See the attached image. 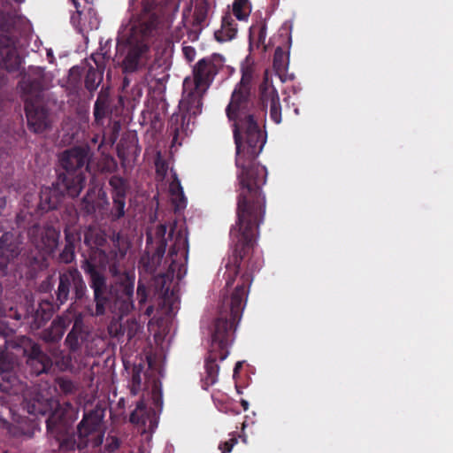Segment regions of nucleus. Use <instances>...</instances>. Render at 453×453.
<instances>
[{"label": "nucleus", "mask_w": 453, "mask_h": 453, "mask_svg": "<svg viewBox=\"0 0 453 453\" xmlns=\"http://www.w3.org/2000/svg\"><path fill=\"white\" fill-rule=\"evenodd\" d=\"M200 113H193L180 107L179 103V111L173 113L168 121L167 132L173 137V144L181 145L183 139L192 132L190 126L194 125L195 118Z\"/></svg>", "instance_id": "obj_13"}, {"label": "nucleus", "mask_w": 453, "mask_h": 453, "mask_svg": "<svg viewBox=\"0 0 453 453\" xmlns=\"http://www.w3.org/2000/svg\"><path fill=\"white\" fill-rule=\"evenodd\" d=\"M134 142H136V140L133 139L132 146H134V150H137V147H136V145H134Z\"/></svg>", "instance_id": "obj_62"}, {"label": "nucleus", "mask_w": 453, "mask_h": 453, "mask_svg": "<svg viewBox=\"0 0 453 453\" xmlns=\"http://www.w3.org/2000/svg\"><path fill=\"white\" fill-rule=\"evenodd\" d=\"M288 55L285 52V50L278 46L275 49L273 55V68L277 72L283 73L288 69Z\"/></svg>", "instance_id": "obj_37"}, {"label": "nucleus", "mask_w": 453, "mask_h": 453, "mask_svg": "<svg viewBox=\"0 0 453 453\" xmlns=\"http://www.w3.org/2000/svg\"><path fill=\"white\" fill-rule=\"evenodd\" d=\"M71 2L73 3V6L75 8V14L72 15L71 21L73 24H76V23L80 22L81 16L82 12H83V7L81 6V4L79 2V0H71Z\"/></svg>", "instance_id": "obj_45"}, {"label": "nucleus", "mask_w": 453, "mask_h": 453, "mask_svg": "<svg viewBox=\"0 0 453 453\" xmlns=\"http://www.w3.org/2000/svg\"><path fill=\"white\" fill-rule=\"evenodd\" d=\"M21 397L23 408L31 415L45 416L50 411L48 399L35 390L27 388Z\"/></svg>", "instance_id": "obj_21"}, {"label": "nucleus", "mask_w": 453, "mask_h": 453, "mask_svg": "<svg viewBox=\"0 0 453 453\" xmlns=\"http://www.w3.org/2000/svg\"><path fill=\"white\" fill-rule=\"evenodd\" d=\"M183 52L186 56V58L189 60V61H192L194 57H195V54H196V51L195 50L190 47V46H188V47H184L183 48Z\"/></svg>", "instance_id": "obj_51"}, {"label": "nucleus", "mask_w": 453, "mask_h": 453, "mask_svg": "<svg viewBox=\"0 0 453 453\" xmlns=\"http://www.w3.org/2000/svg\"><path fill=\"white\" fill-rule=\"evenodd\" d=\"M134 142H136V140L133 139L132 146H134V150H137V147H136V145H134Z\"/></svg>", "instance_id": "obj_60"}, {"label": "nucleus", "mask_w": 453, "mask_h": 453, "mask_svg": "<svg viewBox=\"0 0 453 453\" xmlns=\"http://www.w3.org/2000/svg\"><path fill=\"white\" fill-rule=\"evenodd\" d=\"M134 142H136V140L133 139L132 146H134V150H137V147H136V145H134Z\"/></svg>", "instance_id": "obj_61"}, {"label": "nucleus", "mask_w": 453, "mask_h": 453, "mask_svg": "<svg viewBox=\"0 0 453 453\" xmlns=\"http://www.w3.org/2000/svg\"><path fill=\"white\" fill-rule=\"evenodd\" d=\"M134 277L126 273L118 287L116 303H119L121 313L127 314L133 308Z\"/></svg>", "instance_id": "obj_22"}, {"label": "nucleus", "mask_w": 453, "mask_h": 453, "mask_svg": "<svg viewBox=\"0 0 453 453\" xmlns=\"http://www.w3.org/2000/svg\"><path fill=\"white\" fill-rule=\"evenodd\" d=\"M61 305L57 304L56 299H43L38 304V307L32 311H27L25 319L33 329H39L45 325L53 316L54 312Z\"/></svg>", "instance_id": "obj_17"}, {"label": "nucleus", "mask_w": 453, "mask_h": 453, "mask_svg": "<svg viewBox=\"0 0 453 453\" xmlns=\"http://www.w3.org/2000/svg\"><path fill=\"white\" fill-rule=\"evenodd\" d=\"M27 236L32 244L44 255H51L58 245L59 229L51 225L34 224L27 229Z\"/></svg>", "instance_id": "obj_12"}, {"label": "nucleus", "mask_w": 453, "mask_h": 453, "mask_svg": "<svg viewBox=\"0 0 453 453\" xmlns=\"http://www.w3.org/2000/svg\"><path fill=\"white\" fill-rule=\"evenodd\" d=\"M166 233L167 227L164 224L157 226L154 234L147 233V249L152 252V259L157 262H160L166 250Z\"/></svg>", "instance_id": "obj_20"}, {"label": "nucleus", "mask_w": 453, "mask_h": 453, "mask_svg": "<svg viewBox=\"0 0 453 453\" xmlns=\"http://www.w3.org/2000/svg\"><path fill=\"white\" fill-rule=\"evenodd\" d=\"M5 348L14 353L15 357L19 355L26 357L27 369L32 376L49 373L52 368V359L29 337L22 335L8 340Z\"/></svg>", "instance_id": "obj_8"}, {"label": "nucleus", "mask_w": 453, "mask_h": 453, "mask_svg": "<svg viewBox=\"0 0 453 453\" xmlns=\"http://www.w3.org/2000/svg\"><path fill=\"white\" fill-rule=\"evenodd\" d=\"M270 100V118L276 123L281 122V106L280 103V97L275 90L269 93L268 98Z\"/></svg>", "instance_id": "obj_32"}, {"label": "nucleus", "mask_w": 453, "mask_h": 453, "mask_svg": "<svg viewBox=\"0 0 453 453\" xmlns=\"http://www.w3.org/2000/svg\"><path fill=\"white\" fill-rule=\"evenodd\" d=\"M252 30L253 32L257 30V40L263 43L266 38V25L262 23L258 27H253Z\"/></svg>", "instance_id": "obj_47"}, {"label": "nucleus", "mask_w": 453, "mask_h": 453, "mask_svg": "<svg viewBox=\"0 0 453 453\" xmlns=\"http://www.w3.org/2000/svg\"><path fill=\"white\" fill-rule=\"evenodd\" d=\"M22 214H23V211H21L20 213H19V214L17 215V223H18L19 226H21L20 219H21V218H22Z\"/></svg>", "instance_id": "obj_57"}, {"label": "nucleus", "mask_w": 453, "mask_h": 453, "mask_svg": "<svg viewBox=\"0 0 453 453\" xmlns=\"http://www.w3.org/2000/svg\"><path fill=\"white\" fill-rule=\"evenodd\" d=\"M242 363H241V362H237V363L235 364V366H234V374L238 372V371L242 368Z\"/></svg>", "instance_id": "obj_55"}, {"label": "nucleus", "mask_w": 453, "mask_h": 453, "mask_svg": "<svg viewBox=\"0 0 453 453\" xmlns=\"http://www.w3.org/2000/svg\"><path fill=\"white\" fill-rule=\"evenodd\" d=\"M134 142H136V140L133 139L132 146H134V150H137V147H136V145H134Z\"/></svg>", "instance_id": "obj_63"}, {"label": "nucleus", "mask_w": 453, "mask_h": 453, "mask_svg": "<svg viewBox=\"0 0 453 453\" xmlns=\"http://www.w3.org/2000/svg\"><path fill=\"white\" fill-rule=\"evenodd\" d=\"M109 103L106 97L98 96L94 104V118L97 124L102 123L109 113Z\"/></svg>", "instance_id": "obj_33"}, {"label": "nucleus", "mask_w": 453, "mask_h": 453, "mask_svg": "<svg viewBox=\"0 0 453 453\" xmlns=\"http://www.w3.org/2000/svg\"><path fill=\"white\" fill-rule=\"evenodd\" d=\"M112 206L109 212L111 221H118L124 218L126 214V199L127 197H111Z\"/></svg>", "instance_id": "obj_31"}, {"label": "nucleus", "mask_w": 453, "mask_h": 453, "mask_svg": "<svg viewBox=\"0 0 453 453\" xmlns=\"http://www.w3.org/2000/svg\"><path fill=\"white\" fill-rule=\"evenodd\" d=\"M98 196H99V197H100V196H102V198H104V203H105V204H108V200H107V198H106V195H105V193H104V192H99Z\"/></svg>", "instance_id": "obj_56"}, {"label": "nucleus", "mask_w": 453, "mask_h": 453, "mask_svg": "<svg viewBox=\"0 0 453 453\" xmlns=\"http://www.w3.org/2000/svg\"><path fill=\"white\" fill-rule=\"evenodd\" d=\"M99 141V135L98 134H95L91 139H90V142L94 145H96Z\"/></svg>", "instance_id": "obj_54"}, {"label": "nucleus", "mask_w": 453, "mask_h": 453, "mask_svg": "<svg viewBox=\"0 0 453 453\" xmlns=\"http://www.w3.org/2000/svg\"><path fill=\"white\" fill-rule=\"evenodd\" d=\"M56 384L58 385L60 392L66 395L74 394L78 389L76 384L66 377L57 378Z\"/></svg>", "instance_id": "obj_38"}, {"label": "nucleus", "mask_w": 453, "mask_h": 453, "mask_svg": "<svg viewBox=\"0 0 453 453\" xmlns=\"http://www.w3.org/2000/svg\"><path fill=\"white\" fill-rule=\"evenodd\" d=\"M105 409L96 405L84 411L81 420L76 426V432L70 431L71 422L64 411L58 409L50 411L46 419L48 434L58 442L61 453H96L101 449L105 434L104 422Z\"/></svg>", "instance_id": "obj_2"}, {"label": "nucleus", "mask_w": 453, "mask_h": 453, "mask_svg": "<svg viewBox=\"0 0 453 453\" xmlns=\"http://www.w3.org/2000/svg\"><path fill=\"white\" fill-rule=\"evenodd\" d=\"M22 242L20 235L14 232H5L0 236V257L5 259V262H1V265H5L7 268V262L17 257L22 250Z\"/></svg>", "instance_id": "obj_19"}, {"label": "nucleus", "mask_w": 453, "mask_h": 453, "mask_svg": "<svg viewBox=\"0 0 453 453\" xmlns=\"http://www.w3.org/2000/svg\"><path fill=\"white\" fill-rule=\"evenodd\" d=\"M180 253L183 257L187 259L188 253V237L181 232L179 231L175 236L174 242L169 250V257L174 262V257H177Z\"/></svg>", "instance_id": "obj_28"}, {"label": "nucleus", "mask_w": 453, "mask_h": 453, "mask_svg": "<svg viewBox=\"0 0 453 453\" xmlns=\"http://www.w3.org/2000/svg\"><path fill=\"white\" fill-rule=\"evenodd\" d=\"M232 437L219 445V449L221 453H229L232 451L233 447L237 443L238 439L235 434H231Z\"/></svg>", "instance_id": "obj_43"}, {"label": "nucleus", "mask_w": 453, "mask_h": 453, "mask_svg": "<svg viewBox=\"0 0 453 453\" xmlns=\"http://www.w3.org/2000/svg\"><path fill=\"white\" fill-rule=\"evenodd\" d=\"M72 320L69 316H58L52 322L43 334L45 342H58L66 328L70 326Z\"/></svg>", "instance_id": "obj_24"}, {"label": "nucleus", "mask_w": 453, "mask_h": 453, "mask_svg": "<svg viewBox=\"0 0 453 453\" xmlns=\"http://www.w3.org/2000/svg\"><path fill=\"white\" fill-rule=\"evenodd\" d=\"M44 72L41 67H29L28 73L19 81L24 103L29 99L38 102L43 90Z\"/></svg>", "instance_id": "obj_14"}, {"label": "nucleus", "mask_w": 453, "mask_h": 453, "mask_svg": "<svg viewBox=\"0 0 453 453\" xmlns=\"http://www.w3.org/2000/svg\"><path fill=\"white\" fill-rule=\"evenodd\" d=\"M5 203H6L5 199L3 197H0V210L4 208Z\"/></svg>", "instance_id": "obj_59"}, {"label": "nucleus", "mask_w": 453, "mask_h": 453, "mask_svg": "<svg viewBox=\"0 0 453 453\" xmlns=\"http://www.w3.org/2000/svg\"><path fill=\"white\" fill-rule=\"evenodd\" d=\"M90 59L93 60L95 66L86 60L88 69L85 73L84 85L86 89L92 94L103 81L107 60L105 54L100 52L91 54Z\"/></svg>", "instance_id": "obj_16"}, {"label": "nucleus", "mask_w": 453, "mask_h": 453, "mask_svg": "<svg viewBox=\"0 0 453 453\" xmlns=\"http://www.w3.org/2000/svg\"><path fill=\"white\" fill-rule=\"evenodd\" d=\"M38 103L27 99L25 104L27 126L31 131L36 134L42 133L48 127L47 111Z\"/></svg>", "instance_id": "obj_18"}, {"label": "nucleus", "mask_w": 453, "mask_h": 453, "mask_svg": "<svg viewBox=\"0 0 453 453\" xmlns=\"http://www.w3.org/2000/svg\"><path fill=\"white\" fill-rule=\"evenodd\" d=\"M121 444L120 440L116 436H108L104 445V452L116 453Z\"/></svg>", "instance_id": "obj_42"}, {"label": "nucleus", "mask_w": 453, "mask_h": 453, "mask_svg": "<svg viewBox=\"0 0 453 453\" xmlns=\"http://www.w3.org/2000/svg\"><path fill=\"white\" fill-rule=\"evenodd\" d=\"M170 192L175 198V203L177 209L183 208L186 204V198L184 196L183 188L180 185V181L177 177L170 184Z\"/></svg>", "instance_id": "obj_36"}, {"label": "nucleus", "mask_w": 453, "mask_h": 453, "mask_svg": "<svg viewBox=\"0 0 453 453\" xmlns=\"http://www.w3.org/2000/svg\"><path fill=\"white\" fill-rule=\"evenodd\" d=\"M19 362L14 353L6 349L0 352V392L9 395L22 396L28 388L19 377Z\"/></svg>", "instance_id": "obj_11"}, {"label": "nucleus", "mask_w": 453, "mask_h": 453, "mask_svg": "<svg viewBox=\"0 0 453 453\" xmlns=\"http://www.w3.org/2000/svg\"><path fill=\"white\" fill-rule=\"evenodd\" d=\"M259 91H260V99L264 103L265 100V97L267 96V91H268V83H267L266 79H265V81L259 85Z\"/></svg>", "instance_id": "obj_50"}, {"label": "nucleus", "mask_w": 453, "mask_h": 453, "mask_svg": "<svg viewBox=\"0 0 453 453\" xmlns=\"http://www.w3.org/2000/svg\"><path fill=\"white\" fill-rule=\"evenodd\" d=\"M241 403L243 406L244 411L248 410L249 403L246 400H242Z\"/></svg>", "instance_id": "obj_58"}, {"label": "nucleus", "mask_w": 453, "mask_h": 453, "mask_svg": "<svg viewBox=\"0 0 453 453\" xmlns=\"http://www.w3.org/2000/svg\"><path fill=\"white\" fill-rule=\"evenodd\" d=\"M81 269L88 277V284L93 290V301L88 296L87 303H83L87 314L98 317L102 316L106 311V306L111 301L110 291L107 285V278L97 266L93 265L87 262L85 265H81Z\"/></svg>", "instance_id": "obj_9"}, {"label": "nucleus", "mask_w": 453, "mask_h": 453, "mask_svg": "<svg viewBox=\"0 0 453 453\" xmlns=\"http://www.w3.org/2000/svg\"><path fill=\"white\" fill-rule=\"evenodd\" d=\"M65 196H67L66 191L59 184V179L50 187H42L39 194V202L35 209V212L41 214L49 211L56 210L61 203Z\"/></svg>", "instance_id": "obj_15"}, {"label": "nucleus", "mask_w": 453, "mask_h": 453, "mask_svg": "<svg viewBox=\"0 0 453 453\" xmlns=\"http://www.w3.org/2000/svg\"><path fill=\"white\" fill-rule=\"evenodd\" d=\"M141 9L137 12V23L130 35V28L119 35L118 41L125 42L127 50L122 60L123 72L134 73L148 64L150 48L144 42L138 41L139 36L144 40L151 36L159 22L158 6L156 0H138Z\"/></svg>", "instance_id": "obj_3"}, {"label": "nucleus", "mask_w": 453, "mask_h": 453, "mask_svg": "<svg viewBox=\"0 0 453 453\" xmlns=\"http://www.w3.org/2000/svg\"><path fill=\"white\" fill-rule=\"evenodd\" d=\"M117 167H118L117 162L115 161L114 158L111 157L106 160V162L103 167V170L106 171L108 173H112V172L116 171Z\"/></svg>", "instance_id": "obj_49"}, {"label": "nucleus", "mask_w": 453, "mask_h": 453, "mask_svg": "<svg viewBox=\"0 0 453 453\" xmlns=\"http://www.w3.org/2000/svg\"><path fill=\"white\" fill-rule=\"evenodd\" d=\"M94 152L88 143L63 151L59 163L64 172L58 174L59 184L69 197H77L86 185V173Z\"/></svg>", "instance_id": "obj_6"}, {"label": "nucleus", "mask_w": 453, "mask_h": 453, "mask_svg": "<svg viewBox=\"0 0 453 453\" xmlns=\"http://www.w3.org/2000/svg\"><path fill=\"white\" fill-rule=\"evenodd\" d=\"M209 5L207 1L203 0L196 4L194 10V19L197 25H202L207 18Z\"/></svg>", "instance_id": "obj_39"}, {"label": "nucleus", "mask_w": 453, "mask_h": 453, "mask_svg": "<svg viewBox=\"0 0 453 453\" xmlns=\"http://www.w3.org/2000/svg\"><path fill=\"white\" fill-rule=\"evenodd\" d=\"M56 367L60 372H71L73 369V358L71 354L65 353L62 350H58L53 354Z\"/></svg>", "instance_id": "obj_30"}, {"label": "nucleus", "mask_w": 453, "mask_h": 453, "mask_svg": "<svg viewBox=\"0 0 453 453\" xmlns=\"http://www.w3.org/2000/svg\"><path fill=\"white\" fill-rule=\"evenodd\" d=\"M254 98V92L234 87L226 108L228 119L234 121L238 180L237 220L230 230L233 254L226 265V280H253L257 269L249 256L265 219L266 200L262 188L266 182L267 170L257 162L266 142V133L256 119Z\"/></svg>", "instance_id": "obj_1"}, {"label": "nucleus", "mask_w": 453, "mask_h": 453, "mask_svg": "<svg viewBox=\"0 0 453 453\" xmlns=\"http://www.w3.org/2000/svg\"><path fill=\"white\" fill-rule=\"evenodd\" d=\"M88 288L81 273L77 268L70 267L59 273L58 285L55 291L56 302L65 304L68 300L81 306L88 301Z\"/></svg>", "instance_id": "obj_10"}, {"label": "nucleus", "mask_w": 453, "mask_h": 453, "mask_svg": "<svg viewBox=\"0 0 453 453\" xmlns=\"http://www.w3.org/2000/svg\"><path fill=\"white\" fill-rule=\"evenodd\" d=\"M225 58L214 53L200 59L193 68V79L183 81V93L180 107L193 113L202 112L203 96L214 81L215 76L224 67Z\"/></svg>", "instance_id": "obj_5"}, {"label": "nucleus", "mask_w": 453, "mask_h": 453, "mask_svg": "<svg viewBox=\"0 0 453 453\" xmlns=\"http://www.w3.org/2000/svg\"><path fill=\"white\" fill-rule=\"evenodd\" d=\"M136 294H137V298L139 300V303L140 304L145 303L147 301V297H148L147 288H146L145 285L143 283H142L141 281L138 282Z\"/></svg>", "instance_id": "obj_46"}, {"label": "nucleus", "mask_w": 453, "mask_h": 453, "mask_svg": "<svg viewBox=\"0 0 453 453\" xmlns=\"http://www.w3.org/2000/svg\"><path fill=\"white\" fill-rule=\"evenodd\" d=\"M237 24L230 14L223 16L221 27L214 33L215 39L219 42L231 41L236 36Z\"/></svg>", "instance_id": "obj_26"}, {"label": "nucleus", "mask_w": 453, "mask_h": 453, "mask_svg": "<svg viewBox=\"0 0 453 453\" xmlns=\"http://www.w3.org/2000/svg\"><path fill=\"white\" fill-rule=\"evenodd\" d=\"M84 244L88 248V257L81 265L88 262L102 269L108 267L113 276L120 273V265L128 246L119 232L112 231L107 234L102 228L90 225L84 231Z\"/></svg>", "instance_id": "obj_4"}, {"label": "nucleus", "mask_w": 453, "mask_h": 453, "mask_svg": "<svg viewBox=\"0 0 453 453\" xmlns=\"http://www.w3.org/2000/svg\"><path fill=\"white\" fill-rule=\"evenodd\" d=\"M142 366L141 365H134L132 368L131 380L129 384L130 393L133 395H138L142 390Z\"/></svg>", "instance_id": "obj_35"}, {"label": "nucleus", "mask_w": 453, "mask_h": 453, "mask_svg": "<svg viewBox=\"0 0 453 453\" xmlns=\"http://www.w3.org/2000/svg\"><path fill=\"white\" fill-rule=\"evenodd\" d=\"M17 19L13 13L0 12V86L7 83L4 71L21 74L23 59L16 48V37L12 35Z\"/></svg>", "instance_id": "obj_7"}, {"label": "nucleus", "mask_w": 453, "mask_h": 453, "mask_svg": "<svg viewBox=\"0 0 453 453\" xmlns=\"http://www.w3.org/2000/svg\"><path fill=\"white\" fill-rule=\"evenodd\" d=\"M32 196L31 195H26L25 197H24V202H25V204L26 206L27 207V210L29 211L30 209H32L34 206L33 205H30L29 203H30V197Z\"/></svg>", "instance_id": "obj_53"}, {"label": "nucleus", "mask_w": 453, "mask_h": 453, "mask_svg": "<svg viewBox=\"0 0 453 453\" xmlns=\"http://www.w3.org/2000/svg\"><path fill=\"white\" fill-rule=\"evenodd\" d=\"M251 12V4L249 0H234L233 3V14L239 20H246Z\"/></svg>", "instance_id": "obj_34"}, {"label": "nucleus", "mask_w": 453, "mask_h": 453, "mask_svg": "<svg viewBox=\"0 0 453 453\" xmlns=\"http://www.w3.org/2000/svg\"><path fill=\"white\" fill-rule=\"evenodd\" d=\"M134 142H136V140L133 139L132 146H134V150H137V147H136V145H134Z\"/></svg>", "instance_id": "obj_64"}, {"label": "nucleus", "mask_w": 453, "mask_h": 453, "mask_svg": "<svg viewBox=\"0 0 453 453\" xmlns=\"http://www.w3.org/2000/svg\"><path fill=\"white\" fill-rule=\"evenodd\" d=\"M146 404L142 400L137 402L135 409L130 413L129 420L133 424L145 423Z\"/></svg>", "instance_id": "obj_40"}, {"label": "nucleus", "mask_w": 453, "mask_h": 453, "mask_svg": "<svg viewBox=\"0 0 453 453\" xmlns=\"http://www.w3.org/2000/svg\"><path fill=\"white\" fill-rule=\"evenodd\" d=\"M88 332L81 316L74 319L73 327L66 335L65 344L71 353L80 350L81 343L87 339Z\"/></svg>", "instance_id": "obj_23"}, {"label": "nucleus", "mask_w": 453, "mask_h": 453, "mask_svg": "<svg viewBox=\"0 0 453 453\" xmlns=\"http://www.w3.org/2000/svg\"><path fill=\"white\" fill-rule=\"evenodd\" d=\"M84 73V68L79 65H74L69 70V79L71 82L77 83L81 81Z\"/></svg>", "instance_id": "obj_44"}, {"label": "nucleus", "mask_w": 453, "mask_h": 453, "mask_svg": "<svg viewBox=\"0 0 453 453\" xmlns=\"http://www.w3.org/2000/svg\"><path fill=\"white\" fill-rule=\"evenodd\" d=\"M242 77L235 88L254 92L255 85L258 80V73L253 63H245L241 67Z\"/></svg>", "instance_id": "obj_25"}, {"label": "nucleus", "mask_w": 453, "mask_h": 453, "mask_svg": "<svg viewBox=\"0 0 453 453\" xmlns=\"http://www.w3.org/2000/svg\"><path fill=\"white\" fill-rule=\"evenodd\" d=\"M109 185L111 188V197H127L129 190L127 180L119 175H112L109 180Z\"/></svg>", "instance_id": "obj_29"}, {"label": "nucleus", "mask_w": 453, "mask_h": 453, "mask_svg": "<svg viewBox=\"0 0 453 453\" xmlns=\"http://www.w3.org/2000/svg\"><path fill=\"white\" fill-rule=\"evenodd\" d=\"M152 398H153V402L156 406H157V407L162 406V404H163L162 393H161V390L159 388H157V387H154V388L152 390Z\"/></svg>", "instance_id": "obj_48"}, {"label": "nucleus", "mask_w": 453, "mask_h": 453, "mask_svg": "<svg viewBox=\"0 0 453 453\" xmlns=\"http://www.w3.org/2000/svg\"><path fill=\"white\" fill-rule=\"evenodd\" d=\"M157 173L161 175H165L167 171V165L165 162H157L156 163Z\"/></svg>", "instance_id": "obj_52"}, {"label": "nucleus", "mask_w": 453, "mask_h": 453, "mask_svg": "<svg viewBox=\"0 0 453 453\" xmlns=\"http://www.w3.org/2000/svg\"><path fill=\"white\" fill-rule=\"evenodd\" d=\"M80 239L77 233L65 229V244L63 250L59 254V261L65 264H70L75 257V242Z\"/></svg>", "instance_id": "obj_27"}, {"label": "nucleus", "mask_w": 453, "mask_h": 453, "mask_svg": "<svg viewBox=\"0 0 453 453\" xmlns=\"http://www.w3.org/2000/svg\"><path fill=\"white\" fill-rule=\"evenodd\" d=\"M100 208L99 201L92 198L88 193L81 201V210L85 211L86 214L91 215L96 212V211Z\"/></svg>", "instance_id": "obj_41"}]
</instances>
